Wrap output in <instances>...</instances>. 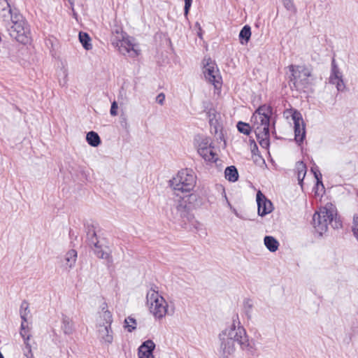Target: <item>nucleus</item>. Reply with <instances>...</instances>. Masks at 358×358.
<instances>
[{"instance_id": "nucleus-26", "label": "nucleus", "mask_w": 358, "mask_h": 358, "mask_svg": "<svg viewBox=\"0 0 358 358\" xmlns=\"http://www.w3.org/2000/svg\"><path fill=\"white\" fill-rule=\"evenodd\" d=\"M79 40L85 50H89L92 49V44L90 43L91 39L90 36L87 33L80 32Z\"/></svg>"}, {"instance_id": "nucleus-51", "label": "nucleus", "mask_w": 358, "mask_h": 358, "mask_svg": "<svg viewBox=\"0 0 358 358\" xmlns=\"http://www.w3.org/2000/svg\"><path fill=\"white\" fill-rule=\"evenodd\" d=\"M237 217L239 216L238 215V213L237 212V210L234 208L232 207V208L230 209Z\"/></svg>"}, {"instance_id": "nucleus-36", "label": "nucleus", "mask_w": 358, "mask_h": 358, "mask_svg": "<svg viewBox=\"0 0 358 358\" xmlns=\"http://www.w3.org/2000/svg\"><path fill=\"white\" fill-rule=\"evenodd\" d=\"M212 142L210 138H202L201 141L199 142L198 145V148H208L209 147H211Z\"/></svg>"}, {"instance_id": "nucleus-54", "label": "nucleus", "mask_w": 358, "mask_h": 358, "mask_svg": "<svg viewBox=\"0 0 358 358\" xmlns=\"http://www.w3.org/2000/svg\"><path fill=\"white\" fill-rule=\"evenodd\" d=\"M32 358H34V357H32Z\"/></svg>"}, {"instance_id": "nucleus-8", "label": "nucleus", "mask_w": 358, "mask_h": 358, "mask_svg": "<svg viewBox=\"0 0 358 358\" xmlns=\"http://www.w3.org/2000/svg\"><path fill=\"white\" fill-rule=\"evenodd\" d=\"M115 32L116 36H113L111 41L112 44L118 48L119 52L124 55L128 54L132 57L138 56V51L136 49V45L129 38H125V33L118 30Z\"/></svg>"}, {"instance_id": "nucleus-22", "label": "nucleus", "mask_w": 358, "mask_h": 358, "mask_svg": "<svg viewBox=\"0 0 358 358\" xmlns=\"http://www.w3.org/2000/svg\"><path fill=\"white\" fill-rule=\"evenodd\" d=\"M86 141L88 144L92 147H97L101 143V139L98 134L91 131L87 134Z\"/></svg>"}, {"instance_id": "nucleus-37", "label": "nucleus", "mask_w": 358, "mask_h": 358, "mask_svg": "<svg viewBox=\"0 0 358 358\" xmlns=\"http://www.w3.org/2000/svg\"><path fill=\"white\" fill-rule=\"evenodd\" d=\"M343 77L342 73L340 71L338 67L331 69L329 80L333 79H337L338 78Z\"/></svg>"}, {"instance_id": "nucleus-15", "label": "nucleus", "mask_w": 358, "mask_h": 358, "mask_svg": "<svg viewBox=\"0 0 358 358\" xmlns=\"http://www.w3.org/2000/svg\"><path fill=\"white\" fill-rule=\"evenodd\" d=\"M100 308L101 310L99 312L96 326H99V324L103 326H106V324L111 325L113 320L112 313L108 309V304L103 302L101 305Z\"/></svg>"}, {"instance_id": "nucleus-27", "label": "nucleus", "mask_w": 358, "mask_h": 358, "mask_svg": "<svg viewBox=\"0 0 358 358\" xmlns=\"http://www.w3.org/2000/svg\"><path fill=\"white\" fill-rule=\"evenodd\" d=\"M296 169L298 171V180L299 184H301L306 173V166L303 162H299L296 164Z\"/></svg>"}, {"instance_id": "nucleus-25", "label": "nucleus", "mask_w": 358, "mask_h": 358, "mask_svg": "<svg viewBox=\"0 0 358 358\" xmlns=\"http://www.w3.org/2000/svg\"><path fill=\"white\" fill-rule=\"evenodd\" d=\"M251 36V29L249 25H245L239 33V38L241 44H246Z\"/></svg>"}, {"instance_id": "nucleus-40", "label": "nucleus", "mask_w": 358, "mask_h": 358, "mask_svg": "<svg viewBox=\"0 0 358 358\" xmlns=\"http://www.w3.org/2000/svg\"><path fill=\"white\" fill-rule=\"evenodd\" d=\"M117 108H118V106H117V103L114 101L112 103H111V107H110V113L112 116H115L117 115Z\"/></svg>"}, {"instance_id": "nucleus-39", "label": "nucleus", "mask_w": 358, "mask_h": 358, "mask_svg": "<svg viewBox=\"0 0 358 358\" xmlns=\"http://www.w3.org/2000/svg\"><path fill=\"white\" fill-rule=\"evenodd\" d=\"M120 125L121 127L127 130L129 125V123H128V121H127V118L125 115H121L120 116Z\"/></svg>"}, {"instance_id": "nucleus-19", "label": "nucleus", "mask_w": 358, "mask_h": 358, "mask_svg": "<svg viewBox=\"0 0 358 358\" xmlns=\"http://www.w3.org/2000/svg\"><path fill=\"white\" fill-rule=\"evenodd\" d=\"M62 329L64 334L70 335L74 331L73 322L66 315H63L62 319Z\"/></svg>"}, {"instance_id": "nucleus-2", "label": "nucleus", "mask_w": 358, "mask_h": 358, "mask_svg": "<svg viewBox=\"0 0 358 358\" xmlns=\"http://www.w3.org/2000/svg\"><path fill=\"white\" fill-rule=\"evenodd\" d=\"M336 215V210L332 205L320 208L313 217V226L316 231L322 236L327 231L329 224L334 229L341 228L342 222Z\"/></svg>"}, {"instance_id": "nucleus-13", "label": "nucleus", "mask_w": 358, "mask_h": 358, "mask_svg": "<svg viewBox=\"0 0 358 358\" xmlns=\"http://www.w3.org/2000/svg\"><path fill=\"white\" fill-rule=\"evenodd\" d=\"M257 203L258 208V215L263 217L273 210V204L270 200L262 193L261 191H258L257 193Z\"/></svg>"}, {"instance_id": "nucleus-20", "label": "nucleus", "mask_w": 358, "mask_h": 358, "mask_svg": "<svg viewBox=\"0 0 358 358\" xmlns=\"http://www.w3.org/2000/svg\"><path fill=\"white\" fill-rule=\"evenodd\" d=\"M264 243L266 248L271 252L277 251L280 245L278 240L271 236H266L264 238Z\"/></svg>"}, {"instance_id": "nucleus-3", "label": "nucleus", "mask_w": 358, "mask_h": 358, "mask_svg": "<svg viewBox=\"0 0 358 358\" xmlns=\"http://www.w3.org/2000/svg\"><path fill=\"white\" fill-rule=\"evenodd\" d=\"M220 333L225 334L229 338H231V340L236 342L242 350L250 354L254 353V347L249 340L246 330L241 325L238 315L233 317L231 324Z\"/></svg>"}, {"instance_id": "nucleus-49", "label": "nucleus", "mask_w": 358, "mask_h": 358, "mask_svg": "<svg viewBox=\"0 0 358 358\" xmlns=\"http://www.w3.org/2000/svg\"><path fill=\"white\" fill-rule=\"evenodd\" d=\"M27 322H24V320H22V322L21 324V330H23V329H27V325L25 324Z\"/></svg>"}, {"instance_id": "nucleus-6", "label": "nucleus", "mask_w": 358, "mask_h": 358, "mask_svg": "<svg viewBox=\"0 0 358 358\" xmlns=\"http://www.w3.org/2000/svg\"><path fill=\"white\" fill-rule=\"evenodd\" d=\"M196 184V176L192 170L182 169L177 176L170 180V185L175 191L189 192Z\"/></svg>"}, {"instance_id": "nucleus-52", "label": "nucleus", "mask_w": 358, "mask_h": 358, "mask_svg": "<svg viewBox=\"0 0 358 358\" xmlns=\"http://www.w3.org/2000/svg\"><path fill=\"white\" fill-rule=\"evenodd\" d=\"M72 12H73V15L74 16H76V13L75 12V10H74V9H73V11H72Z\"/></svg>"}, {"instance_id": "nucleus-47", "label": "nucleus", "mask_w": 358, "mask_h": 358, "mask_svg": "<svg viewBox=\"0 0 358 358\" xmlns=\"http://www.w3.org/2000/svg\"><path fill=\"white\" fill-rule=\"evenodd\" d=\"M24 355L27 357V358H32L34 357V355H33V353H32V350H31V352H28V350H26L24 349Z\"/></svg>"}, {"instance_id": "nucleus-10", "label": "nucleus", "mask_w": 358, "mask_h": 358, "mask_svg": "<svg viewBox=\"0 0 358 358\" xmlns=\"http://www.w3.org/2000/svg\"><path fill=\"white\" fill-rule=\"evenodd\" d=\"M203 73L205 78L210 83L213 84L215 88L221 85L222 78L215 63L212 62L210 60L208 61L203 67Z\"/></svg>"}, {"instance_id": "nucleus-44", "label": "nucleus", "mask_w": 358, "mask_h": 358, "mask_svg": "<svg viewBox=\"0 0 358 358\" xmlns=\"http://www.w3.org/2000/svg\"><path fill=\"white\" fill-rule=\"evenodd\" d=\"M8 7H10V5L7 0H0V10Z\"/></svg>"}, {"instance_id": "nucleus-1", "label": "nucleus", "mask_w": 358, "mask_h": 358, "mask_svg": "<svg viewBox=\"0 0 358 358\" xmlns=\"http://www.w3.org/2000/svg\"><path fill=\"white\" fill-rule=\"evenodd\" d=\"M271 113V106L262 105L255 110L252 116V127L259 143L263 148H267L270 144L269 126Z\"/></svg>"}, {"instance_id": "nucleus-9", "label": "nucleus", "mask_w": 358, "mask_h": 358, "mask_svg": "<svg viewBox=\"0 0 358 358\" xmlns=\"http://www.w3.org/2000/svg\"><path fill=\"white\" fill-rule=\"evenodd\" d=\"M187 196L181 197L176 201L171 208V215L173 220L178 221L181 219H189V205L187 203Z\"/></svg>"}, {"instance_id": "nucleus-50", "label": "nucleus", "mask_w": 358, "mask_h": 358, "mask_svg": "<svg viewBox=\"0 0 358 358\" xmlns=\"http://www.w3.org/2000/svg\"><path fill=\"white\" fill-rule=\"evenodd\" d=\"M334 68H338V66L336 63V61L334 59H332V62H331V69H334Z\"/></svg>"}, {"instance_id": "nucleus-29", "label": "nucleus", "mask_w": 358, "mask_h": 358, "mask_svg": "<svg viewBox=\"0 0 358 358\" xmlns=\"http://www.w3.org/2000/svg\"><path fill=\"white\" fill-rule=\"evenodd\" d=\"M237 129L240 133H242L245 135H249L251 131V127L249 124L238 122L237 124Z\"/></svg>"}, {"instance_id": "nucleus-23", "label": "nucleus", "mask_w": 358, "mask_h": 358, "mask_svg": "<svg viewBox=\"0 0 358 358\" xmlns=\"http://www.w3.org/2000/svg\"><path fill=\"white\" fill-rule=\"evenodd\" d=\"M225 178L230 182H236L238 179V173L237 169L234 166H228L226 168L225 171Z\"/></svg>"}, {"instance_id": "nucleus-11", "label": "nucleus", "mask_w": 358, "mask_h": 358, "mask_svg": "<svg viewBox=\"0 0 358 358\" xmlns=\"http://www.w3.org/2000/svg\"><path fill=\"white\" fill-rule=\"evenodd\" d=\"M220 347L219 354L220 358H229V356L232 355L236 351V342L231 340V338H229L220 333L219 334Z\"/></svg>"}, {"instance_id": "nucleus-24", "label": "nucleus", "mask_w": 358, "mask_h": 358, "mask_svg": "<svg viewBox=\"0 0 358 358\" xmlns=\"http://www.w3.org/2000/svg\"><path fill=\"white\" fill-rule=\"evenodd\" d=\"M77 252L75 250H71L65 255V266L71 268L76 262Z\"/></svg>"}, {"instance_id": "nucleus-14", "label": "nucleus", "mask_w": 358, "mask_h": 358, "mask_svg": "<svg viewBox=\"0 0 358 358\" xmlns=\"http://www.w3.org/2000/svg\"><path fill=\"white\" fill-rule=\"evenodd\" d=\"M97 330L98 338L102 344L110 345L113 341V331L111 325L106 324L103 326H96Z\"/></svg>"}, {"instance_id": "nucleus-53", "label": "nucleus", "mask_w": 358, "mask_h": 358, "mask_svg": "<svg viewBox=\"0 0 358 358\" xmlns=\"http://www.w3.org/2000/svg\"><path fill=\"white\" fill-rule=\"evenodd\" d=\"M0 358H3V355L1 354V352H0Z\"/></svg>"}, {"instance_id": "nucleus-12", "label": "nucleus", "mask_w": 358, "mask_h": 358, "mask_svg": "<svg viewBox=\"0 0 358 358\" xmlns=\"http://www.w3.org/2000/svg\"><path fill=\"white\" fill-rule=\"evenodd\" d=\"M292 118L294 121L295 141L298 143H301L306 136L305 124L302 115L299 111L294 110L292 115Z\"/></svg>"}, {"instance_id": "nucleus-32", "label": "nucleus", "mask_w": 358, "mask_h": 358, "mask_svg": "<svg viewBox=\"0 0 358 358\" xmlns=\"http://www.w3.org/2000/svg\"><path fill=\"white\" fill-rule=\"evenodd\" d=\"M29 307V304L27 301H24L20 306V317L22 320H24V322H27V309Z\"/></svg>"}, {"instance_id": "nucleus-38", "label": "nucleus", "mask_w": 358, "mask_h": 358, "mask_svg": "<svg viewBox=\"0 0 358 358\" xmlns=\"http://www.w3.org/2000/svg\"><path fill=\"white\" fill-rule=\"evenodd\" d=\"M244 308L245 309V313L248 317H250V312L252 308V301L250 299H246L244 301Z\"/></svg>"}, {"instance_id": "nucleus-16", "label": "nucleus", "mask_w": 358, "mask_h": 358, "mask_svg": "<svg viewBox=\"0 0 358 358\" xmlns=\"http://www.w3.org/2000/svg\"><path fill=\"white\" fill-rule=\"evenodd\" d=\"M155 344L152 340L144 341L138 348V355L139 358H154L153 351Z\"/></svg>"}, {"instance_id": "nucleus-35", "label": "nucleus", "mask_w": 358, "mask_h": 358, "mask_svg": "<svg viewBox=\"0 0 358 358\" xmlns=\"http://www.w3.org/2000/svg\"><path fill=\"white\" fill-rule=\"evenodd\" d=\"M130 322H132V324H136V320L131 317H128L127 318L125 319V328L127 329V331L129 332H131L133 330L136 329V326L130 324Z\"/></svg>"}, {"instance_id": "nucleus-4", "label": "nucleus", "mask_w": 358, "mask_h": 358, "mask_svg": "<svg viewBox=\"0 0 358 358\" xmlns=\"http://www.w3.org/2000/svg\"><path fill=\"white\" fill-rule=\"evenodd\" d=\"M11 38L22 44H28L31 41V32L27 22L20 15H15L13 20L6 25Z\"/></svg>"}, {"instance_id": "nucleus-21", "label": "nucleus", "mask_w": 358, "mask_h": 358, "mask_svg": "<svg viewBox=\"0 0 358 358\" xmlns=\"http://www.w3.org/2000/svg\"><path fill=\"white\" fill-rule=\"evenodd\" d=\"M213 147H209L208 148H198L197 152L199 155L203 158L206 161H216L215 153L213 150Z\"/></svg>"}, {"instance_id": "nucleus-31", "label": "nucleus", "mask_w": 358, "mask_h": 358, "mask_svg": "<svg viewBox=\"0 0 358 358\" xmlns=\"http://www.w3.org/2000/svg\"><path fill=\"white\" fill-rule=\"evenodd\" d=\"M329 83L333 85H336L337 90L339 92L344 91V90L345 88V85L344 84L343 77L338 78L337 79H335V80L334 79L330 80Z\"/></svg>"}, {"instance_id": "nucleus-48", "label": "nucleus", "mask_w": 358, "mask_h": 358, "mask_svg": "<svg viewBox=\"0 0 358 358\" xmlns=\"http://www.w3.org/2000/svg\"><path fill=\"white\" fill-rule=\"evenodd\" d=\"M75 1L76 0H68L69 4L71 6V9L72 11H73V7H74Z\"/></svg>"}, {"instance_id": "nucleus-34", "label": "nucleus", "mask_w": 358, "mask_h": 358, "mask_svg": "<svg viewBox=\"0 0 358 358\" xmlns=\"http://www.w3.org/2000/svg\"><path fill=\"white\" fill-rule=\"evenodd\" d=\"M352 231L353 232V235L358 241V215L357 214H355L353 216Z\"/></svg>"}, {"instance_id": "nucleus-7", "label": "nucleus", "mask_w": 358, "mask_h": 358, "mask_svg": "<svg viewBox=\"0 0 358 358\" xmlns=\"http://www.w3.org/2000/svg\"><path fill=\"white\" fill-rule=\"evenodd\" d=\"M147 303L150 305V310L155 318H163L168 312V303L158 292L150 289L147 293Z\"/></svg>"}, {"instance_id": "nucleus-17", "label": "nucleus", "mask_w": 358, "mask_h": 358, "mask_svg": "<svg viewBox=\"0 0 358 358\" xmlns=\"http://www.w3.org/2000/svg\"><path fill=\"white\" fill-rule=\"evenodd\" d=\"M15 15H20V13L17 9L11 8V6L0 10V17L8 23L13 20Z\"/></svg>"}, {"instance_id": "nucleus-42", "label": "nucleus", "mask_w": 358, "mask_h": 358, "mask_svg": "<svg viewBox=\"0 0 358 358\" xmlns=\"http://www.w3.org/2000/svg\"><path fill=\"white\" fill-rule=\"evenodd\" d=\"M30 336H31L30 335H27V338H23L24 344L25 345V350H28V352H31V345L29 343Z\"/></svg>"}, {"instance_id": "nucleus-46", "label": "nucleus", "mask_w": 358, "mask_h": 358, "mask_svg": "<svg viewBox=\"0 0 358 358\" xmlns=\"http://www.w3.org/2000/svg\"><path fill=\"white\" fill-rule=\"evenodd\" d=\"M20 334L21 336L22 337V338H27V335H29L27 329L20 330Z\"/></svg>"}, {"instance_id": "nucleus-45", "label": "nucleus", "mask_w": 358, "mask_h": 358, "mask_svg": "<svg viewBox=\"0 0 358 358\" xmlns=\"http://www.w3.org/2000/svg\"><path fill=\"white\" fill-rule=\"evenodd\" d=\"M223 193H224V201H225V203H226V205H227V206L230 209H231V208H232V207H233V206H231V203H230V202L229 201V200H228V199H227V194H226L225 192L224 191V192H223Z\"/></svg>"}, {"instance_id": "nucleus-33", "label": "nucleus", "mask_w": 358, "mask_h": 358, "mask_svg": "<svg viewBox=\"0 0 358 358\" xmlns=\"http://www.w3.org/2000/svg\"><path fill=\"white\" fill-rule=\"evenodd\" d=\"M311 171L313 172L316 180H317V185H322V187H324L322 181V174L320 172L317 166H314L311 168Z\"/></svg>"}, {"instance_id": "nucleus-5", "label": "nucleus", "mask_w": 358, "mask_h": 358, "mask_svg": "<svg viewBox=\"0 0 358 358\" xmlns=\"http://www.w3.org/2000/svg\"><path fill=\"white\" fill-rule=\"evenodd\" d=\"M289 69L292 72L290 82H292L294 88L299 92L308 91L313 80L311 70L304 65H290Z\"/></svg>"}, {"instance_id": "nucleus-18", "label": "nucleus", "mask_w": 358, "mask_h": 358, "mask_svg": "<svg viewBox=\"0 0 358 358\" xmlns=\"http://www.w3.org/2000/svg\"><path fill=\"white\" fill-rule=\"evenodd\" d=\"M93 250L94 253L98 258L106 260L108 266L113 264L112 256L110 255V253L104 251L101 245H96V247L93 248Z\"/></svg>"}, {"instance_id": "nucleus-41", "label": "nucleus", "mask_w": 358, "mask_h": 358, "mask_svg": "<svg viewBox=\"0 0 358 358\" xmlns=\"http://www.w3.org/2000/svg\"><path fill=\"white\" fill-rule=\"evenodd\" d=\"M185 1V7H184V13L185 15H187L190 7L192 6V0H184Z\"/></svg>"}, {"instance_id": "nucleus-28", "label": "nucleus", "mask_w": 358, "mask_h": 358, "mask_svg": "<svg viewBox=\"0 0 358 358\" xmlns=\"http://www.w3.org/2000/svg\"><path fill=\"white\" fill-rule=\"evenodd\" d=\"M87 238L88 245L90 247L94 248L96 245H99V241L97 239L96 232L94 229L89 230L87 234Z\"/></svg>"}, {"instance_id": "nucleus-43", "label": "nucleus", "mask_w": 358, "mask_h": 358, "mask_svg": "<svg viewBox=\"0 0 358 358\" xmlns=\"http://www.w3.org/2000/svg\"><path fill=\"white\" fill-rule=\"evenodd\" d=\"M165 101V94L164 93H159L156 97V101L160 104L163 105Z\"/></svg>"}, {"instance_id": "nucleus-30", "label": "nucleus", "mask_w": 358, "mask_h": 358, "mask_svg": "<svg viewBox=\"0 0 358 358\" xmlns=\"http://www.w3.org/2000/svg\"><path fill=\"white\" fill-rule=\"evenodd\" d=\"M287 10L293 13L297 12L296 6L294 5V0H280Z\"/></svg>"}]
</instances>
